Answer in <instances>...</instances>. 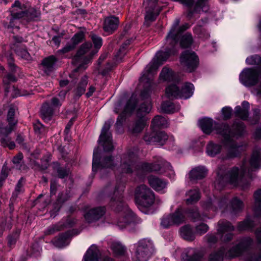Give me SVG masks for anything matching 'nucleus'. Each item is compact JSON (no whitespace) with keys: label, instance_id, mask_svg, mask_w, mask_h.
<instances>
[{"label":"nucleus","instance_id":"obj_30","mask_svg":"<svg viewBox=\"0 0 261 261\" xmlns=\"http://www.w3.org/2000/svg\"><path fill=\"white\" fill-rule=\"evenodd\" d=\"M88 82V76L87 75H85L82 77L73 91L74 98H79L85 92Z\"/></svg>","mask_w":261,"mask_h":261},{"label":"nucleus","instance_id":"obj_34","mask_svg":"<svg viewBox=\"0 0 261 261\" xmlns=\"http://www.w3.org/2000/svg\"><path fill=\"white\" fill-rule=\"evenodd\" d=\"M57 61V59L53 55L44 58L41 63L44 71L46 73L52 72Z\"/></svg>","mask_w":261,"mask_h":261},{"label":"nucleus","instance_id":"obj_26","mask_svg":"<svg viewBox=\"0 0 261 261\" xmlns=\"http://www.w3.org/2000/svg\"><path fill=\"white\" fill-rule=\"evenodd\" d=\"M260 149L254 150L253 151L250 160V167L248 169V175L251 178L250 172L259 169L260 161Z\"/></svg>","mask_w":261,"mask_h":261},{"label":"nucleus","instance_id":"obj_39","mask_svg":"<svg viewBox=\"0 0 261 261\" xmlns=\"http://www.w3.org/2000/svg\"><path fill=\"white\" fill-rule=\"evenodd\" d=\"M51 155L47 153L44 155L41 159V164L37 162L34 163V168L38 171H44L47 169L49 166V162L51 160Z\"/></svg>","mask_w":261,"mask_h":261},{"label":"nucleus","instance_id":"obj_7","mask_svg":"<svg viewBox=\"0 0 261 261\" xmlns=\"http://www.w3.org/2000/svg\"><path fill=\"white\" fill-rule=\"evenodd\" d=\"M136 202L144 207L150 206L154 202L153 191L146 185H141L136 187L135 191Z\"/></svg>","mask_w":261,"mask_h":261},{"label":"nucleus","instance_id":"obj_6","mask_svg":"<svg viewBox=\"0 0 261 261\" xmlns=\"http://www.w3.org/2000/svg\"><path fill=\"white\" fill-rule=\"evenodd\" d=\"M254 203L252 207L253 216L247 217L244 221L239 222L237 229L239 231L252 230L260 222L261 217V189L254 194Z\"/></svg>","mask_w":261,"mask_h":261},{"label":"nucleus","instance_id":"obj_17","mask_svg":"<svg viewBox=\"0 0 261 261\" xmlns=\"http://www.w3.org/2000/svg\"><path fill=\"white\" fill-rule=\"evenodd\" d=\"M148 119L146 117H138L130 121L127 126V132L129 135L137 136L141 133L147 125Z\"/></svg>","mask_w":261,"mask_h":261},{"label":"nucleus","instance_id":"obj_51","mask_svg":"<svg viewBox=\"0 0 261 261\" xmlns=\"http://www.w3.org/2000/svg\"><path fill=\"white\" fill-rule=\"evenodd\" d=\"M53 164L54 165L53 169L57 171L60 178H64L68 176L69 171L65 168L61 167L59 162H55Z\"/></svg>","mask_w":261,"mask_h":261},{"label":"nucleus","instance_id":"obj_59","mask_svg":"<svg viewBox=\"0 0 261 261\" xmlns=\"http://www.w3.org/2000/svg\"><path fill=\"white\" fill-rule=\"evenodd\" d=\"M28 21H35L39 19L40 13L34 8H31L25 12Z\"/></svg>","mask_w":261,"mask_h":261},{"label":"nucleus","instance_id":"obj_48","mask_svg":"<svg viewBox=\"0 0 261 261\" xmlns=\"http://www.w3.org/2000/svg\"><path fill=\"white\" fill-rule=\"evenodd\" d=\"M230 203L232 213L233 214H236L242 211L244 206L243 202L237 197H234L231 200Z\"/></svg>","mask_w":261,"mask_h":261},{"label":"nucleus","instance_id":"obj_28","mask_svg":"<svg viewBox=\"0 0 261 261\" xmlns=\"http://www.w3.org/2000/svg\"><path fill=\"white\" fill-rule=\"evenodd\" d=\"M161 63V62H158L154 59L153 61L146 67L145 73H144L140 78L141 80H147V82H148V80L150 79V76L155 72L159 66L162 65Z\"/></svg>","mask_w":261,"mask_h":261},{"label":"nucleus","instance_id":"obj_60","mask_svg":"<svg viewBox=\"0 0 261 261\" xmlns=\"http://www.w3.org/2000/svg\"><path fill=\"white\" fill-rule=\"evenodd\" d=\"M253 114L251 117L248 118V121L251 125H255L258 123L260 118V111L258 108L252 109Z\"/></svg>","mask_w":261,"mask_h":261},{"label":"nucleus","instance_id":"obj_19","mask_svg":"<svg viewBox=\"0 0 261 261\" xmlns=\"http://www.w3.org/2000/svg\"><path fill=\"white\" fill-rule=\"evenodd\" d=\"M106 211L105 206H98L89 210L84 215V218L88 223L99 220L105 214Z\"/></svg>","mask_w":261,"mask_h":261},{"label":"nucleus","instance_id":"obj_22","mask_svg":"<svg viewBox=\"0 0 261 261\" xmlns=\"http://www.w3.org/2000/svg\"><path fill=\"white\" fill-rule=\"evenodd\" d=\"M5 128H6V126L4 127L2 122L0 121V137L2 136L0 139L1 145L3 147H8L10 149L12 150L16 146L15 143L11 140V138L9 137V135L11 133H9L8 130L6 131L3 130V129Z\"/></svg>","mask_w":261,"mask_h":261},{"label":"nucleus","instance_id":"obj_38","mask_svg":"<svg viewBox=\"0 0 261 261\" xmlns=\"http://www.w3.org/2000/svg\"><path fill=\"white\" fill-rule=\"evenodd\" d=\"M10 11L11 15L17 18L20 19L25 16V11L21 8V3L19 1L15 2Z\"/></svg>","mask_w":261,"mask_h":261},{"label":"nucleus","instance_id":"obj_35","mask_svg":"<svg viewBox=\"0 0 261 261\" xmlns=\"http://www.w3.org/2000/svg\"><path fill=\"white\" fill-rule=\"evenodd\" d=\"M208 0H197L196 2L193 10H191L190 8L187 13V17L191 18L194 13H198L201 10L204 11H207V9L206 8V3Z\"/></svg>","mask_w":261,"mask_h":261},{"label":"nucleus","instance_id":"obj_49","mask_svg":"<svg viewBox=\"0 0 261 261\" xmlns=\"http://www.w3.org/2000/svg\"><path fill=\"white\" fill-rule=\"evenodd\" d=\"M151 126L156 127H166L168 126V122L165 117L157 115L152 119Z\"/></svg>","mask_w":261,"mask_h":261},{"label":"nucleus","instance_id":"obj_18","mask_svg":"<svg viewBox=\"0 0 261 261\" xmlns=\"http://www.w3.org/2000/svg\"><path fill=\"white\" fill-rule=\"evenodd\" d=\"M120 24L119 18L114 15H110L104 18L102 29L107 35L113 34L118 29Z\"/></svg>","mask_w":261,"mask_h":261},{"label":"nucleus","instance_id":"obj_36","mask_svg":"<svg viewBox=\"0 0 261 261\" xmlns=\"http://www.w3.org/2000/svg\"><path fill=\"white\" fill-rule=\"evenodd\" d=\"M234 230V226L227 220H221L218 223L217 232L219 234L233 231Z\"/></svg>","mask_w":261,"mask_h":261},{"label":"nucleus","instance_id":"obj_50","mask_svg":"<svg viewBox=\"0 0 261 261\" xmlns=\"http://www.w3.org/2000/svg\"><path fill=\"white\" fill-rule=\"evenodd\" d=\"M111 249L115 256L123 255L126 251V248L118 242L112 243L111 245Z\"/></svg>","mask_w":261,"mask_h":261},{"label":"nucleus","instance_id":"obj_20","mask_svg":"<svg viewBox=\"0 0 261 261\" xmlns=\"http://www.w3.org/2000/svg\"><path fill=\"white\" fill-rule=\"evenodd\" d=\"M17 110V107L14 105H11L10 106L7 117L8 126H7L6 128H4L3 130L6 131L8 130L9 133H11L14 129L15 127L18 123V120L16 118V112Z\"/></svg>","mask_w":261,"mask_h":261},{"label":"nucleus","instance_id":"obj_37","mask_svg":"<svg viewBox=\"0 0 261 261\" xmlns=\"http://www.w3.org/2000/svg\"><path fill=\"white\" fill-rule=\"evenodd\" d=\"M188 197L186 202L187 204H192L197 202L200 199L199 190L197 189H191L187 191L186 194Z\"/></svg>","mask_w":261,"mask_h":261},{"label":"nucleus","instance_id":"obj_15","mask_svg":"<svg viewBox=\"0 0 261 261\" xmlns=\"http://www.w3.org/2000/svg\"><path fill=\"white\" fill-rule=\"evenodd\" d=\"M158 0H144V5H145L146 14L145 19L146 21H154L157 16L162 10L163 7L158 5Z\"/></svg>","mask_w":261,"mask_h":261},{"label":"nucleus","instance_id":"obj_10","mask_svg":"<svg viewBox=\"0 0 261 261\" xmlns=\"http://www.w3.org/2000/svg\"><path fill=\"white\" fill-rule=\"evenodd\" d=\"M179 23L180 19L176 18L166 37L167 43L172 46L177 45L181 34L189 28L190 26L188 23H185L179 26Z\"/></svg>","mask_w":261,"mask_h":261},{"label":"nucleus","instance_id":"obj_52","mask_svg":"<svg viewBox=\"0 0 261 261\" xmlns=\"http://www.w3.org/2000/svg\"><path fill=\"white\" fill-rule=\"evenodd\" d=\"M20 233V230H16L8 236V245L9 247H14L17 241L19 239Z\"/></svg>","mask_w":261,"mask_h":261},{"label":"nucleus","instance_id":"obj_41","mask_svg":"<svg viewBox=\"0 0 261 261\" xmlns=\"http://www.w3.org/2000/svg\"><path fill=\"white\" fill-rule=\"evenodd\" d=\"M151 109L150 100H147L142 103L137 110L136 116L146 117V115L149 113Z\"/></svg>","mask_w":261,"mask_h":261},{"label":"nucleus","instance_id":"obj_56","mask_svg":"<svg viewBox=\"0 0 261 261\" xmlns=\"http://www.w3.org/2000/svg\"><path fill=\"white\" fill-rule=\"evenodd\" d=\"M161 108L163 112L167 114L173 113L176 111L174 103L169 100L163 101L161 104Z\"/></svg>","mask_w":261,"mask_h":261},{"label":"nucleus","instance_id":"obj_11","mask_svg":"<svg viewBox=\"0 0 261 261\" xmlns=\"http://www.w3.org/2000/svg\"><path fill=\"white\" fill-rule=\"evenodd\" d=\"M92 44L90 42H87L82 44L77 50L76 54L73 57L72 59V63L73 64L76 65L79 63H81L79 64L78 68L91 62L94 55L92 52H90L87 56L83 57L90 50Z\"/></svg>","mask_w":261,"mask_h":261},{"label":"nucleus","instance_id":"obj_53","mask_svg":"<svg viewBox=\"0 0 261 261\" xmlns=\"http://www.w3.org/2000/svg\"><path fill=\"white\" fill-rule=\"evenodd\" d=\"M152 253H149L146 250H141V248H136L135 257L137 261H147L151 256Z\"/></svg>","mask_w":261,"mask_h":261},{"label":"nucleus","instance_id":"obj_58","mask_svg":"<svg viewBox=\"0 0 261 261\" xmlns=\"http://www.w3.org/2000/svg\"><path fill=\"white\" fill-rule=\"evenodd\" d=\"M204 253L202 251L197 250L192 255H187L183 258L184 261H202Z\"/></svg>","mask_w":261,"mask_h":261},{"label":"nucleus","instance_id":"obj_23","mask_svg":"<svg viewBox=\"0 0 261 261\" xmlns=\"http://www.w3.org/2000/svg\"><path fill=\"white\" fill-rule=\"evenodd\" d=\"M165 51H159L156 54L155 57L154 58L158 62H161V64L162 65L163 62L166 61L167 59L172 55H174L176 53L175 46H172L170 44H168L165 39Z\"/></svg>","mask_w":261,"mask_h":261},{"label":"nucleus","instance_id":"obj_27","mask_svg":"<svg viewBox=\"0 0 261 261\" xmlns=\"http://www.w3.org/2000/svg\"><path fill=\"white\" fill-rule=\"evenodd\" d=\"M100 252L95 245H91L85 254L83 261H98Z\"/></svg>","mask_w":261,"mask_h":261},{"label":"nucleus","instance_id":"obj_31","mask_svg":"<svg viewBox=\"0 0 261 261\" xmlns=\"http://www.w3.org/2000/svg\"><path fill=\"white\" fill-rule=\"evenodd\" d=\"M151 168L152 172H160L162 174L166 171V169L171 170L172 168L169 162L162 160H158L157 162L151 163Z\"/></svg>","mask_w":261,"mask_h":261},{"label":"nucleus","instance_id":"obj_47","mask_svg":"<svg viewBox=\"0 0 261 261\" xmlns=\"http://www.w3.org/2000/svg\"><path fill=\"white\" fill-rule=\"evenodd\" d=\"M173 219V225H179L182 223L185 220V217L182 212V209L178 208L174 213L171 214Z\"/></svg>","mask_w":261,"mask_h":261},{"label":"nucleus","instance_id":"obj_54","mask_svg":"<svg viewBox=\"0 0 261 261\" xmlns=\"http://www.w3.org/2000/svg\"><path fill=\"white\" fill-rule=\"evenodd\" d=\"M137 103L138 100L136 96H134L133 95H132L130 98L127 101L124 111L128 114L132 113L135 110Z\"/></svg>","mask_w":261,"mask_h":261},{"label":"nucleus","instance_id":"obj_63","mask_svg":"<svg viewBox=\"0 0 261 261\" xmlns=\"http://www.w3.org/2000/svg\"><path fill=\"white\" fill-rule=\"evenodd\" d=\"M7 19L9 20V23L5 21H3V24L5 28L11 29L17 27V24L19 18H17V17H14L11 15L9 17H7Z\"/></svg>","mask_w":261,"mask_h":261},{"label":"nucleus","instance_id":"obj_21","mask_svg":"<svg viewBox=\"0 0 261 261\" xmlns=\"http://www.w3.org/2000/svg\"><path fill=\"white\" fill-rule=\"evenodd\" d=\"M150 186L157 192L164 193V190L167 187L168 181L164 179L154 175H150L147 178Z\"/></svg>","mask_w":261,"mask_h":261},{"label":"nucleus","instance_id":"obj_64","mask_svg":"<svg viewBox=\"0 0 261 261\" xmlns=\"http://www.w3.org/2000/svg\"><path fill=\"white\" fill-rule=\"evenodd\" d=\"M85 38V34L80 31L75 33L71 39V43L76 47V45L82 42Z\"/></svg>","mask_w":261,"mask_h":261},{"label":"nucleus","instance_id":"obj_25","mask_svg":"<svg viewBox=\"0 0 261 261\" xmlns=\"http://www.w3.org/2000/svg\"><path fill=\"white\" fill-rule=\"evenodd\" d=\"M220 123H217L212 119L205 118L199 121V125L202 132L207 135L210 134L213 129L216 130V127Z\"/></svg>","mask_w":261,"mask_h":261},{"label":"nucleus","instance_id":"obj_12","mask_svg":"<svg viewBox=\"0 0 261 261\" xmlns=\"http://www.w3.org/2000/svg\"><path fill=\"white\" fill-rule=\"evenodd\" d=\"M180 62L189 72L194 71L199 65L198 56L194 51L189 50H185L181 54Z\"/></svg>","mask_w":261,"mask_h":261},{"label":"nucleus","instance_id":"obj_24","mask_svg":"<svg viewBox=\"0 0 261 261\" xmlns=\"http://www.w3.org/2000/svg\"><path fill=\"white\" fill-rule=\"evenodd\" d=\"M72 236V231L68 230L65 232L60 233L55 237L51 242L57 247L62 248L68 245L69 239Z\"/></svg>","mask_w":261,"mask_h":261},{"label":"nucleus","instance_id":"obj_9","mask_svg":"<svg viewBox=\"0 0 261 261\" xmlns=\"http://www.w3.org/2000/svg\"><path fill=\"white\" fill-rule=\"evenodd\" d=\"M261 78V68L247 67L239 75L240 83L247 87L256 85Z\"/></svg>","mask_w":261,"mask_h":261},{"label":"nucleus","instance_id":"obj_8","mask_svg":"<svg viewBox=\"0 0 261 261\" xmlns=\"http://www.w3.org/2000/svg\"><path fill=\"white\" fill-rule=\"evenodd\" d=\"M116 166L114 157L111 154H103L98 156V153L94 150L92 160V173L95 174L104 169H113Z\"/></svg>","mask_w":261,"mask_h":261},{"label":"nucleus","instance_id":"obj_14","mask_svg":"<svg viewBox=\"0 0 261 261\" xmlns=\"http://www.w3.org/2000/svg\"><path fill=\"white\" fill-rule=\"evenodd\" d=\"M110 127V122H106L101 129L98 140L99 143L102 146L105 152H111L114 149L112 143V134L109 132Z\"/></svg>","mask_w":261,"mask_h":261},{"label":"nucleus","instance_id":"obj_61","mask_svg":"<svg viewBox=\"0 0 261 261\" xmlns=\"http://www.w3.org/2000/svg\"><path fill=\"white\" fill-rule=\"evenodd\" d=\"M63 225L59 222L57 224L49 226L45 231L44 233L45 235L53 234L57 231L63 230Z\"/></svg>","mask_w":261,"mask_h":261},{"label":"nucleus","instance_id":"obj_45","mask_svg":"<svg viewBox=\"0 0 261 261\" xmlns=\"http://www.w3.org/2000/svg\"><path fill=\"white\" fill-rule=\"evenodd\" d=\"M180 234L184 239L188 241H192L195 239V235L193 230L191 227L188 225H185L180 228Z\"/></svg>","mask_w":261,"mask_h":261},{"label":"nucleus","instance_id":"obj_44","mask_svg":"<svg viewBox=\"0 0 261 261\" xmlns=\"http://www.w3.org/2000/svg\"><path fill=\"white\" fill-rule=\"evenodd\" d=\"M180 46L182 48L190 47L193 42V39L191 33H187L182 36L180 37L179 40Z\"/></svg>","mask_w":261,"mask_h":261},{"label":"nucleus","instance_id":"obj_43","mask_svg":"<svg viewBox=\"0 0 261 261\" xmlns=\"http://www.w3.org/2000/svg\"><path fill=\"white\" fill-rule=\"evenodd\" d=\"M136 248H141V250L142 251L146 252V250L149 253H152L153 251V244L150 240L143 239L138 241L136 245Z\"/></svg>","mask_w":261,"mask_h":261},{"label":"nucleus","instance_id":"obj_13","mask_svg":"<svg viewBox=\"0 0 261 261\" xmlns=\"http://www.w3.org/2000/svg\"><path fill=\"white\" fill-rule=\"evenodd\" d=\"M137 155L132 150H129L123 154L121 158L120 170L122 173L130 174L133 173L136 167Z\"/></svg>","mask_w":261,"mask_h":261},{"label":"nucleus","instance_id":"obj_5","mask_svg":"<svg viewBox=\"0 0 261 261\" xmlns=\"http://www.w3.org/2000/svg\"><path fill=\"white\" fill-rule=\"evenodd\" d=\"M223 169L224 167L222 166L219 168L217 173L216 183L221 187L224 186L226 182L234 187L242 185L244 175L247 171L244 163L241 168V170L238 167H233L225 174Z\"/></svg>","mask_w":261,"mask_h":261},{"label":"nucleus","instance_id":"obj_4","mask_svg":"<svg viewBox=\"0 0 261 261\" xmlns=\"http://www.w3.org/2000/svg\"><path fill=\"white\" fill-rule=\"evenodd\" d=\"M124 188L123 182L117 185L109 202L110 206L113 210L124 213L123 217L119 218L117 222V225L121 229L125 228L129 224L134 222L136 219V215L123 201V192Z\"/></svg>","mask_w":261,"mask_h":261},{"label":"nucleus","instance_id":"obj_57","mask_svg":"<svg viewBox=\"0 0 261 261\" xmlns=\"http://www.w3.org/2000/svg\"><path fill=\"white\" fill-rule=\"evenodd\" d=\"M246 63L249 65L257 66L256 68H261V57L258 55H254L247 57Z\"/></svg>","mask_w":261,"mask_h":261},{"label":"nucleus","instance_id":"obj_33","mask_svg":"<svg viewBox=\"0 0 261 261\" xmlns=\"http://www.w3.org/2000/svg\"><path fill=\"white\" fill-rule=\"evenodd\" d=\"M54 113V110L48 102L44 103L40 110V116L45 121L51 120Z\"/></svg>","mask_w":261,"mask_h":261},{"label":"nucleus","instance_id":"obj_29","mask_svg":"<svg viewBox=\"0 0 261 261\" xmlns=\"http://www.w3.org/2000/svg\"><path fill=\"white\" fill-rule=\"evenodd\" d=\"M207 173V169L203 166H198L192 169L189 173L190 180L201 179L204 178Z\"/></svg>","mask_w":261,"mask_h":261},{"label":"nucleus","instance_id":"obj_62","mask_svg":"<svg viewBox=\"0 0 261 261\" xmlns=\"http://www.w3.org/2000/svg\"><path fill=\"white\" fill-rule=\"evenodd\" d=\"M132 40H133L132 39L127 40L122 44L119 50L116 55L117 60H121L122 59V57L126 53L125 50L126 48L130 44Z\"/></svg>","mask_w":261,"mask_h":261},{"label":"nucleus","instance_id":"obj_32","mask_svg":"<svg viewBox=\"0 0 261 261\" xmlns=\"http://www.w3.org/2000/svg\"><path fill=\"white\" fill-rule=\"evenodd\" d=\"M11 48L14 50L15 54L20 58L28 61L31 60V55L24 45L13 44Z\"/></svg>","mask_w":261,"mask_h":261},{"label":"nucleus","instance_id":"obj_16","mask_svg":"<svg viewBox=\"0 0 261 261\" xmlns=\"http://www.w3.org/2000/svg\"><path fill=\"white\" fill-rule=\"evenodd\" d=\"M168 138L167 134L163 131L147 132L143 136V140L147 144L163 145Z\"/></svg>","mask_w":261,"mask_h":261},{"label":"nucleus","instance_id":"obj_40","mask_svg":"<svg viewBox=\"0 0 261 261\" xmlns=\"http://www.w3.org/2000/svg\"><path fill=\"white\" fill-rule=\"evenodd\" d=\"M185 213L194 222L203 221L204 220V216L199 214L198 208L196 206L187 208L186 209Z\"/></svg>","mask_w":261,"mask_h":261},{"label":"nucleus","instance_id":"obj_46","mask_svg":"<svg viewBox=\"0 0 261 261\" xmlns=\"http://www.w3.org/2000/svg\"><path fill=\"white\" fill-rule=\"evenodd\" d=\"M194 33L202 39H206L210 37L207 31L198 22L197 24L193 28Z\"/></svg>","mask_w":261,"mask_h":261},{"label":"nucleus","instance_id":"obj_3","mask_svg":"<svg viewBox=\"0 0 261 261\" xmlns=\"http://www.w3.org/2000/svg\"><path fill=\"white\" fill-rule=\"evenodd\" d=\"M160 78L163 81L173 82L168 85L165 89L166 96L169 99H187L193 95L194 85L191 83L186 82L180 88L177 85L180 82V79L171 69L164 67L160 73Z\"/></svg>","mask_w":261,"mask_h":261},{"label":"nucleus","instance_id":"obj_42","mask_svg":"<svg viewBox=\"0 0 261 261\" xmlns=\"http://www.w3.org/2000/svg\"><path fill=\"white\" fill-rule=\"evenodd\" d=\"M222 149V146L219 144L210 142L206 146V152L209 156H215L219 154Z\"/></svg>","mask_w":261,"mask_h":261},{"label":"nucleus","instance_id":"obj_1","mask_svg":"<svg viewBox=\"0 0 261 261\" xmlns=\"http://www.w3.org/2000/svg\"><path fill=\"white\" fill-rule=\"evenodd\" d=\"M246 126L243 122L234 121L231 127L227 123H222L216 127L217 134L223 138L224 143L228 146L225 159H232L239 156L241 154V146L233 140V138H238L245 133Z\"/></svg>","mask_w":261,"mask_h":261},{"label":"nucleus","instance_id":"obj_2","mask_svg":"<svg viewBox=\"0 0 261 261\" xmlns=\"http://www.w3.org/2000/svg\"><path fill=\"white\" fill-rule=\"evenodd\" d=\"M253 241L250 238H244L236 246L231 248L227 252L224 247H221L218 250L212 252L208 257V261H223L224 255L229 258H234L241 256L245 252L247 253L245 261H261V252L260 251H250Z\"/></svg>","mask_w":261,"mask_h":261},{"label":"nucleus","instance_id":"obj_55","mask_svg":"<svg viewBox=\"0 0 261 261\" xmlns=\"http://www.w3.org/2000/svg\"><path fill=\"white\" fill-rule=\"evenodd\" d=\"M234 115L241 120L246 121L249 117V111L247 109H242L240 106H237L234 109Z\"/></svg>","mask_w":261,"mask_h":261}]
</instances>
